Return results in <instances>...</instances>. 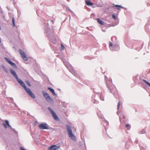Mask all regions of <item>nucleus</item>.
I'll return each instance as SVG.
<instances>
[{
	"instance_id": "nucleus-1",
	"label": "nucleus",
	"mask_w": 150,
	"mask_h": 150,
	"mask_svg": "<svg viewBox=\"0 0 150 150\" xmlns=\"http://www.w3.org/2000/svg\"><path fill=\"white\" fill-rule=\"evenodd\" d=\"M10 71L11 73L16 78L18 82L21 85L22 87H23L25 92L31 98H35V97L34 94L31 91V90L29 88H27L24 82L22 81L21 79L18 77V76L16 72L11 69H10Z\"/></svg>"
},
{
	"instance_id": "nucleus-2",
	"label": "nucleus",
	"mask_w": 150,
	"mask_h": 150,
	"mask_svg": "<svg viewBox=\"0 0 150 150\" xmlns=\"http://www.w3.org/2000/svg\"><path fill=\"white\" fill-rule=\"evenodd\" d=\"M47 36L49 39L50 42L54 44L56 43L57 41L56 38L54 36V33L52 32L49 28H47V29L45 28Z\"/></svg>"
},
{
	"instance_id": "nucleus-3",
	"label": "nucleus",
	"mask_w": 150,
	"mask_h": 150,
	"mask_svg": "<svg viewBox=\"0 0 150 150\" xmlns=\"http://www.w3.org/2000/svg\"><path fill=\"white\" fill-rule=\"evenodd\" d=\"M69 137L73 140H76V137L72 133V130L71 127L68 125H66Z\"/></svg>"
},
{
	"instance_id": "nucleus-4",
	"label": "nucleus",
	"mask_w": 150,
	"mask_h": 150,
	"mask_svg": "<svg viewBox=\"0 0 150 150\" xmlns=\"http://www.w3.org/2000/svg\"><path fill=\"white\" fill-rule=\"evenodd\" d=\"M42 93L44 97L48 102L50 103H53V100L47 93L45 92L44 91H42Z\"/></svg>"
},
{
	"instance_id": "nucleus-5",
	"label": "nucleus",
	"mask_w": 150,
	"mask_h": 150,
	"mask_svg": "<svg viewBox=\"0 0 150 150\" xmlns=\"http://www.w3.org/2000/svg\"><path fill=\"white\" fill-rule=\"evenodd\" d=\"M117 115L120 116V119L121 123V125L123 126V122L124 121L125 119V116L122 112H119L118 111L117 112Z\"/></svg>"
},
{
	"instance_id": "nucleus-6",
	"label": "nucleus",
	"mask_w": 150,
	"mask_h": 150,
	"mask_svg": "<svg viewBox=\"0 0 150 150\" xmlns=\"http://www.w3.org/2000/svg\"><path fill=\"white\" fill-rule=\"evenodd\" d=\"M105 79L106 81V84L108 87V88L110 90V92L112 93L113 95H114V96L115 97L117 98V96L115 95V90L112 89L110 87H109V84H108V82L110 80L108 81L107 79L108 78L106 76H105Z\"/></svg>"
},
{
	"instance_id": "nucleus-7",
	"label": "nucleus",
	"mask_w": 150,
	"mask_h": 150,
	"mask_svg": "<svg viewBox=\"0 0 150 150\" xmlns=\"http://www.w3.org/2000/svg\"><path fill=\"white\" fill-rule=\"evenodd\" d=\"M48 109L50 113L52 115L54 119L56 121L58 120L59 119V118L54 110L50 107H48Z\"/></svg>"
},
{
	"instance_id": "nucleus-8",
	"label": "nucleus",
	"mask_w": 150,
	"mask_h": 150,
	"mask_svg": "<svg viewBox=\"0 0 150 150\" xmlns=\"http://www.w3.org/2000/svg\"><path fill=\"white\" fill-rule=\"evenodd\" d=\"M39 128L41 129H50L49 126L45 123H41L39 125Z\"/></svg>"
},
{
	"instance_id": "nucleus-9",
	"label": "nucleus",
	"mask_w": 150,
	"mask_h": 150,
	"mask_svg": "<svg viewBox=\"0 0 150 150\" xmlns=\"http://www.w3.org/2000/svg\"><path fill=\"white\" fill-rule=\"evenodd\" d=\"M60 146L59 144L54 145L49 147L48 150H57L60 148Z\"/></svg>"
},
{
	"instance_id": "nucleus-10",
	"label": "nucleus",
	"mask_w": 150,
	"mask_h": 150,
	"mask_svg": "<svg viewBox=\"0 0 150 150\" xmlns=\"http://www.w3.org/2000/svg\"><path fill=\"white\" fill-rule=\"evenodd\" d=\"M19 51L22 58L24 60L26 61H28V59L26 57V54L21 49L19 50Z\"/></svg>"
},
{
	"instance_id": "nucleus-11",
	"label": "nucleus",
	"mask_w": 150,
	"mask_h": 150,
	"mask_svg": "<svg viewBox=\"0 0 150 150\" xmlns=\"http://www.w3.org/2000/svg\"><path fill=\"white\" fill-rule=\"evenodd\" d=\"M5 123H3L2 125L4 126L5 129H6L7 128L6 125L9 127L12 130H13L14 129L12 128L11 126L9 125V122L7 120H5Z\"/></svg>"
},
{
	"instance_id": "nucleus-12",
	"label": "nucleus",
	"mask_w": 150,
	"mask_h": 150,
	"mask_svg": "<svg viewBox=\"0 0 150 150\" xmlns=\"http://www.w3.org/2000/svg\"><path fill=\"white\" fill-rule=\"evenodd\" d=\"M70 71L72 74L75 76L78 77V74L76 73V71L73 70V69L72 67H71V69H68Z\"/></svg>"
},
{
	"instance_id": "nucleus-13",
	"label": "nucleus",
	"mask_w": 150,
	"mask_h": 150,
	"mask_svg": "<svg viewBox=\"0 0 150 150\" xmlns=\"http://www.w3.org/2000/svg\"><path fill=\"white\" fill-rule=\"evenodd\" d=\"M48 89L50 92L52 93L54 96L56 95V94L53 88H52L51 87H48Z\"/></svg>"
},
{
	"instance_id": "nucleus-14",
	"label": "nucleus",
	"mask_w": 150,
	"mask_h": 150,
	"mask_svg": "<svg viewBox=\"0 0 150 150\" xmlns=\"http://www.w3.org/2000/svg\"><path fill=\"white\" fill-rule=\"evenodd\" d=\"M86 3L88 6H92L93 5V3L91 2L90 0H86Z\"/></svg>"
},
{
	"instance_id": "nucleus-15",
	"label": "nucleus",
	"mask_w": 150,
	"mask_h": 150,
	"mask_svg": "<svg viewBox=\"0 0 150 150\" xmlns=\"http://www.w3.org/2000/svg\"><path fill=\"white\" fill-rule=\"evenodd\" d=\"M116 7V9L118 10H119L120 8H124L123 6H122L121 5H115V6H113V7Z\"/></svg>"
},
{
	"instance_id": "nucleus-16",
	"label": "nucleus",
	"mask_w": 150,
	"mask_h": 150,
	"mask_svg": "<svg viewBox=\"0 0 150 150\" xmlns=\"http://www.w3.org/2000/svg\"><path fill=\"white\" fill-rule=\"evenodd\" d=\"M97 21L98 23H99V24L101 25H104V23L101 20H100L99 18H97Z\"/></svg>"
},
{
	"instance_id": "nucleus-17",
	"label": "nucleus",
	"mask_w": 150,
	"mask_h": 150,
	"mask_svg": "<svg viewBox=\"0 0 150 150\" xmlns=\"http://www.w3.org/2000/svg\"><path fill=\"white\" fill-rule=\"evenodd\" d=\"M63 62L64 64L67 67L68 69H69V66H70V65H69V66H68V63L67 62L65 61V59H63Z\"/></svg>"
},
{
	"instance_id": "nucleus-18",
	"label": "nucleus",
	"mask_w": 150,
	"mask_h": 150,
	"mask_svg": "<svg viewBox=\"0 0 150 150\" xmlns=\"http://www.w3.org/2000/svg\"><path fill=\"white\" fill-rule=\"evenodd\" d=\"M10 64L11 66L13 67L14 68H16L17 67V66L13 62H11Z\"/></svg>"
},
{
	"instance_id": "nucleus-19",
	"label": "nucleus",
	"mask_w": 150,
	"mask_h": 150,
	"mask_svg": "<svg viewBox=\"0 0 150 150\" xmlns=\"http://www.w3.org/2000/svg\"><path fill=\"white\" fill-rule=\"evenodd\" d=\"M143 81L145 82L148 86L150 87V83L145 79H143Z\"/></svg>"
},
{
	"instance_id": "nucleus-20",
	"label": "nucleus",
	"mask_w": 150,
	"mask_h": 150,
	"mask_svg": "<svg viewBox=\"0 0 150 150\" xmlns=\"http://www.w3.org/2000/svg\"><path fill=\"white\" fill-rule=\"evenodd\" d=\"M100 98L101 100L103 101L104 100V96L102 94L100 95Z\"/></svg>"
},
{
	"instance_id": "nucleus-21",
	"label": "nucleus",
	"mask_w": 150,
	"mask_h": 150,
	"mask_svg": "<svg viewBox=\"0 0 150 150\" xmlns=\"http://www.w3.org/2000/svg\"><path fill=\"white\" fill-rule=\"evenodd\" d=\"M5 59L6 60V61L9 64H10L12 62L10 59L7 57H5Z\"/></svg>"
},
{
	"instance_id": "nucleus-22",
	"label": "nucleus",
	"mask_w": 150,
	"mask_h": 150,
	"mask_svg": "<svg viewBox=\"0 0 150 150\" xmlns=\"http://www.w3.org/2000/svg\"><path fill=\"white\" fill-rule=\"evenodd\" d=\"M97 114L99 117L101 118L102 119H104L103 116V115L101 114L100 113H97Z\"/></svg>"
},
{
	"instance_id": "nucleus-23",
	"label": "nucleus",
	"mask_w": 150,
	"mask_h": 150,
	"mask_svg": "<svg viewBox=\"0 0 150 150\" xmlns=\"http://www.w3.org/2000/svg\"><path fill=\"white\" fill-rule=\"evenodd\" d=\"M12 22L13 26L15 27V23L14 19L13 18H12Z\"/></svg>"
},
{
	"instance_id": "nucleus-24",
	"label": "nucleus",
	"mask_w": 150,
	"mask_h": 150,
	"mask_svg": "<svg viewBox=\"0 0 150 150\" xmlns=\"http://www.w3.org/2000/svg\"><path fill=\"white\" fill-rule=\"evenodd\" d=\"M25 83H26V84L28 86H31V84H30V82L28 81H26Z\"/></svg>"
},
{
	"instance_id": "nucleus-25",
	"label": "nucleus",
	"mask_w": 150,
	"mask_h": 150,
	"mask_svg": "<svg viewBox=\"0 0 150 150\" xmlns=\"http://www.w3.org/2000/svg\"><path fill=\"white\" fill-rule=\"evenodd\" d=\"M146 132V131L145 129H143L140 132V133L142 134H143L145 133Z\"/></svg>"
},
{
	"instance_id": "nucleus-26",
	"label": "nucleus",
	"mask_w": 150,
	"mask_h": 150,
	"mask_svg": "<svg viewBox=\"0 0 150 150\" xmlns=\"http://www.w3.org/2000/svg\"><path fill=\"white\" fill-rule=\"evenodd\" d=\"M61 49L62 50H64V46L63 44H61Z\"/></svg>"
},
{
	"instance_id": "nucleus-27",
	"label": "nucleus",
	"mask_w": 150,
	"mask_h": 150,
	"mask_svg": "<svg viewBox=\"0 0 150 150\" xmlns=\"http://www.w3.org/2000/svg\"><path fill=\"white\" fill-rule=\"evenodd\" d=\"M120 105V101H119V102L118 103L117 105V108L118 109H119Z\"/></svg>"
},
{
	"instance_id": "nucleus-28",
	"label": "nucleus",
	"mask_w": 150,
	"mask_h": 150,
	"mask_svg": "<svg viewBox=\"0 0 150 150\" xmlns=\"http://www.w3.org/2000/svg\"><path fill=\"white\" fill-rule=\"evenodd\" d=\"M112 17L114 19H115L116 18V17L115 16L114 14H112Z\"/></svg>"
},
{
	"instance_id": "nucleus-29",
	"label": "nucleus",
	"mask_w": 150,
	"mask_h": 150,
	"mask_svg": "<svg viewBox=\"0 0 150 150\" xmlns=\"http://www.w3.org/2000/svg\"><path fill=\"white\" fill-rule=\"evenodd\" d=\"M109 45L110 47H111L112 46V44L111 42H110L109 43Z\"/></svg>"
},
{
	"instance_id": "nucleus-30",
	"label": "nucleus",
	"mask_w": 150,
	"mask_h": 150,
	"mask_svg": "<svg viewBox=\"0 0 150 150\" xmlns=\"http://www.w3.org/2000/svg\"><path fill=\"white\" fill-rule=\"evenodd\" d=\"M95 101L93 102L94 103H98V102L97 100H96V99L94 100Z\"/></svg>"
},
{
	"instance_id": "nucleus-31",
	"label": "nucleus",
	"mask_w": 150,
	"mask_h": 150,
	"mask_svg": "<svg viewBox=\"0 0 150 150\" xmlns=\"http://www.w3.org/2000/svg\"><path fill=\"white\" fill-rule=\"evenodd\" d=\"M104 122H105L106 123L107 125H108L109 124V122L108 121H107L106 120L104 119Z\"/></svg>"
},
{
	"instance_id": "nucleus-32",
	"label": "nucleus",
	"mask_w": 150,
	"mask_h": 150,
	"mask_svg": "<svg viewBox=\"0 0 150 150\" xmlns=\"http://www.w3.org/2000/svg\"><path fill=\"white\" fill-rule=\"evenodd\" d=\"M4 71L6 73H7L8 72V70L6 69V68L5 69H4Z\"/></svg>"
},
{
	"instance_id": "nucleus-33",
	"label": "nucleus",
	"mask_w": 150,
	"mask_h": 150,
	"mask_svg": "<svg viewBox=\"0 0 150 150\" xmlns=\"http://www.w3.org/2000/svg\"><path fill=\"white\" fill-rule=\"evenodd\" d=\"M4 71L6 73H7L8 72V70L6 69V68L5 69H4Z\"/></svg>"
},
{
	"instance_id": "nucleus-34",
	"label": "nucleus",
	"mask_w": 150,
	"mask_h": 150,
	"mask_svg": "<svg viewBox=\"0 0 150 150\" xmlns=\"http://www.w3.org/2000/svg\"><path fill=\"white\" fill-rule=\"evenodd\" d=\"M129 124H126L125 125V127H129Z\"/></svg>"
},
{
	"instance_id": "nucleus-35",
	"label": "nucleus",
	"mask_w": 150,
	"mask_h": 150,
	"mask_svg": "<svg viewBox=\"0 0 150 150\" xmlns=\"http://www.w3.org/2000/svg\"><path fill=\"white\" fill-rule=\"evenodd\" d=\"M1 67L4 69L6 68L3 65H1Z\"/></svg>"
},
{
	"instance_id": "nucleus-36",
	"label": "nucleus",
	"mask_w": 150,
	"mask_h": 150,
	"mask_svg": "<svg viewBox=\"0 0 150 150\" xmlns=\"http://www.w3.org/2000/svg\"><path fill=\"white\" fill-rule=\"evenodd\" d=\"M20 150H26L25 149H24L22 147L20 148Z\"/></svg>"
},
{
	"instance_id": "nucleus-37",
	"label": "nucleus",
	"mask_w": 150,
	"mask_h": 150,
	"mask_svg": "<svg viewBox=\"0 0 150 150\" xmlns=\"http://www.w3.org/2000/svg\"><path fill=\"white\" fill-rule=\"evenodd\" d=\"M135 142V143H137L138 141H136Z\"/></svg>"
},
{
	"instance_id": "nucleus-38",
	"label": "nucleus",
	"mask_w": 150,
	"mask_h": 150,
	"mask_svg": "<svg viewBox=\"0 0 150 150\" xmlns=\"http://www.w3.org/2000/svg\"><path fill=\"white\" fill-rule=\"evenodd\" d=\"M102 31L104 32H105V30H102Z\"/></svg>"
},
{
	"instance_id": "nucleus-39",
	"label": "nucleus",
	"mask_w": 150,
	"mask_h": 150,
	"mask_svg": "<svg viewBox=\"0 0 150 150\" xmlns=\"http://www.w3.org/2000/svg\"><path fill=\"white\" fill-rule=\"evenodd\" d=\"M13 105H14V106H16V104H15V103H14V104H13Z\"/></svg>"
},
{
	"instance_id": "nucleus-40",
	"label": "nucleus",
	"mask_w": 150,
	"mask_h": 150,
	"mask_svg": "<svg viewBox=\"0 0 150 150\" xmlns=\"http://www.w3.org/2000/svg\"><path fill=\"white\" fill-rule=\"evenodd\" d=\"M116 47H118V45H117L116 46Z\"/></svg>"
},
{
	"instance_id": "nucleus-41",
	"label": "nucleus",
	"mask_w": 150,
	"mask_h": 150,
	"mask_svg": "<svg viewBox=\"0 0 150 150\" xmlns=\"http://www.w3.org/2000/svg\"><path fill=\"white\" fill-rule=\"evenodd\" d=\"M51 21L52 22V23H53V21L51 20Z\"/></svg>"
},
{
	"instance_id": "nucleus-42",
	"label": "nucleus",
	"mask_w": 150,
	"mask_h": 150,
	"mask_svg": "<svg viewBox=\"0 0 150 150\" xmlns=\"http://www.w3.org/2000/svg\"><path fill=\"white\" fill-rule=\"evenodd\" d=\"M69 10L71 12H72V11L71 10H70V9H69Z\"/></svg>"
},
{
	"instance_id": "nucleus-43",
	"label": "nucleus",
	"mask_w": 150,
	"mask_h": 150,
	"mask_svg": "<svg viewBox=\"0 0 150 150\" xmlns=\"http://www.w3.org/2000/svg\"><path fill=\"white\" fill-rule=\"evenodd\" d=\"M11 98V100H13V99L12 98Z\"/></svg>"
}]
</instances>
